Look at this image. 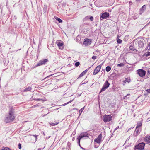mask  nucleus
Wrapping results in <instances>:
<instances>
[{"instance_id": "nucleus-30", "label": "nucleus", "mask_w": 150, "mask_h": 150, "mask_svg": "<svg viewBox=\"0 0 150 150\" xmlns=\"http://www.w3.org/2000/svg\"><path fill=\"white\" fill-rule=\"evenodd\" d=\"M84 109V108L83 107L79 110V113H80L79 115H80L81 114L82 112V111Z\"/></svg>"}, {"instance_id": "nucleus-35", "label": "nucleus", "mask_w": 150, "mask_h": 150, "mask_svg": "<svg viewBox=\"0 0 150 150\" xmlns=\"http://www.w3.org/2000/svg\"><path fill=\"white\" fill-rule=\"evenodd\" d=\"M130 96V94H127L126 96H124V99H125V98H127V97L128 96Z\"/></svg>"}, {"instance_id": "nucleus-11", "label": "nucleus", "mask_w": 150, "mask_h": 150, "mask_svg": "<svg viewBox=\"0 0 150 150\" xmlns=\"http://www.w3.org/2000/svg\"><path fill=\"white\" fill-rule=\"evenodd\" d=\"M85 137H88V134L86 132H83L81 133L78 137L81 139Z\"/></svg>"}, {"instance_id": "nucleus-29", "label": "nucleus", "mask_w": 150, "mask_h": 150, "mask_svg": "<svg viewBox=\"0 0 150 150\" xmlns=\"http://www.w3.org/2000/svg\"><path fill=\"white\" fill-rule=\"evenodd\" d=\"M117 42L118 43H121L122 42V41L121 40L118 39H117Z\"/></svg>"}, {"instance_id": "nucleus-25", "label": "nucleus", "mask_w": 150, "mask_h": 150, "mask_svg": "<svg viewBox=\"0 0 150 150\" xmlns=\"http://www.w3.org/2000/svg\"><path fill=\"white\" fill-rule=\"evenodd\" d=\"M56 19L59 23H62V21L59 18L57 17Z\"/></svg>"}, {"instance_id": "nucleus-4", "label": "nucleus", "mask_w": 150, "mask_h": 150, "mask_svg": "<svg viewBox=\"0 0 150 150\" xmlns=\"http://www.w3.org/2000/svg\"><path fill=\"white\" fill-rule=\"evenodd\" d=\"M110 85V84L108 83V81L106 80L104 83L100 93L104 91L109 87Z\"/></svg>"}, {"instance_id": "nucleus-2", "label": "nucleus", "mask_w": 150, "mask_h": 150, "mask_svg": "<svg viewBox=\"0 0 150 150\" xmlns=\"http://www.w3.org/2000/svg\"><path fill=\"white\" fill-rule=\"evenodd\" d=\"M145 144L143 142L139 143L135 146L134 150H142L144 149Z\"/></svg>"}, {"instance_id": "nucleus-37", "label": "nucleus", "mask_w": 150, "mask_h": 150, "mask_svg": "<svg viewBox=\"0 0 150 150\" xmlns=\"http://www.w3.org/2000/svg\"><path fill=\"white\" fill-rule=\"evenodd\" d=\"M96 57H97L96 56H94L92 57V58L93 59H96Z\"/></svg>"}, {"instance_id": "nucleus-6", "label": "nucleus", "mask_w": 150, "mask_h": 150, "mask_svg": "<svg viewBox=\"0 0 150 150\" xmlns=\"http://www.w3.org/2000/svg\"><path fill=\"white\" fill-rule=\"evenodd\" d=\"M103 120L105 122H107L112 120V117L110 115L104 116Z\"/></svg>"}, {"instance_id": "nucleus-38", "label": "nucleus", "mask_w": 150, "mask_h": 150, "mask_svg": "<svg viewBox=\"0 0 150 150\" xmlns=\"http://www.w3.org/2000/svg\"><path fill=\"white\" fill-rule=\"evenodd\" d=\"M18 148L20 149H21V145L20 143H19L18 144Z\"/></svg>"}, {"instance_id": "nucleus-5", "label": "nucleus", "mask_w": 150, "mask_h": 150, "mask_svg": "<svg viewBox=\"0 0 150 150\" xmlns=\"http://www.w3.org/2000/svg\"><path fill=\"white\" fill-rule=\"evenodd\" d=\"M48 60L47 59H45L43 60H40L38 63L35 66V67L41 66L42 65H44L46 64L47 62H48Z\"/></svg>"}, {"instance_id": "nucleus-12", "label": "nucleus", "mask_w": 150, "mask_h": 150, "mask_svg": "<svg viewBox=\"0 0 150 150\" xmlns=\"http://www.w3.org/2000/svg\"><path fill=\"white\" fill-rule=\"evenodd\" d=\"M91 39H86L83 42V44L85 45H90L91 42Z\"/></svg>"}, {"instance_id": "nucleus-16", "label": "nucleus", "mask_w": 150, "mask_h": 150, "mask_svg": "<svg viewBox=\"0 0 150 150\" xmlns=\"http://www.w3.org/2000/svg\"><path fill=\"white\" fill-rule=\"evenodd\" d=\"M144 139L145 142L150 143V136L149 137H145Z\"/></svg>"}, {"instance_id": "nucleus-20", "label": "nucleus", "mask_w": 150, "mask_h": 150, "mask_svg": "<svg viewBox=\"0 0 150 150\" xmlns=\"http://www.w3.org/2000/svg\"><path fill=\"white\" fill-rule=\"evenodd\" d=\"M111 69V67L109 66H107L106 68V71L107 72L109 71Z\"/></svg>"}, {"instance_id": "nucleus-34", "label": "nucleus", "mask_w": 150, "mask_h": 150, "mask_svg": "<svg viewBox=\"0 0 150 150\" xmlns=\"http://www.w3.org/2000/svg\"><path fill=\"white\" fill-rule=\"evenodd\" d=\"M147 48L148 49V50H150V42L148 43Z\"/></svg>"}, {"instance_id": "nucleus-19", "label": "nucleus", "mask_w": 150, "mask_h": 150, "mask_svg": "<svg viewBox=\"0 0 150 150\" xmlns=\"http://www.w3.org/2000/svg\"><path fill=\"white\" fill-rule=\"evenodd\" d=\"M31 90V88L30 87H28L25 88L24 90V91H30Z\"/></svg>"}, {"instance_id": "nucleus-13", "label": "nucleus", "mask_w": 150, "mask_h": 150, "mask_svg": "<svg viewBox=\"0 0 150 150\" xmlns=\"http://www.w3.org/2000/svg\"><path fill=\"white\" fill-rule=\"evenodd\" d=\"M102 137V135L100 134L98 137L94 140L95 142L96 143H100Z\"/></svg>"}, {"instance_id": "nucleus-41", "label": "nucleus", "mask_w": 150, "mask_h": 150, "mask_svg": "<svg viewBox=\"0 0 150 150\" xmlns=\"http://www.w3.org/2000/svg\"><path fill=\"white\" fill-rule=\"evenodd\" d=\"M40 100V99H37L36 100Z\"/></svg>"}, {"instance_id": "nucleus-27", "label": "nucleus", "mask_w": 150, "mask_h": 150, "mask_svg": "<svg viewBox=\"0 0 150 150\" xmlns=\"http://www.w3.org/2000/svg\"><path fill=\"white\" fill-rule=\"evenodd\" d=\"M129 49L130 50H134V49L133 46L132 45H130L129 46Z\"/></svg>"}, {"instance_id": "nucleus-32", "label": "nucleus", "mask_w": 150, "mask_h": 150, "mask_svg": "<svg viewBox=\"0 0 150 150\" xmlns=\"http://www.w3.org/2000/svg\"><path fill=\"white\" fill-rule=\"evenodd\" d=\"M79 64L80 63L79 62H76L75 64V65L76 67H78L79 65Z\"/></svg>"}, {"instance_id": "nucleus-21", "label": "nucleus", "mask_w": 150, "mask_h": 150, "mask_svg": "<svg viewBox=\"0 0 150 150\" xmlns=\"http://www.w3.org/2000/svg\"><path fill=\"white\" fill-rule=\"evenodd\" d=\"M142 125V123L141 122H139L137 124L136 126V128H140L139 127Z\"/></svg>"}, {"instance_id": "nucleus-31", "label": "nucleus", "mask_w": 150, "mask_h": 150, "mask_svg": "<svg viewBox=\"0 0 150 150\" xmlns=\"http://www.w3.org/2000/svg\"><path fill=\"white\" fill-rule=\"evenodd\" d=\"M73 100H70V101H69V102H67V103H64V104H63L62 105L65 106V105H66L67 104H69V103H71V102L73 101Z\"/></svg>"}, {"instance_id": "nucleus-26", "label": "nucleus", "mask_w": 150, "mask_h": 150, "mask_svg": "<svg viewBox=\"0 0 150 150\" xmlns=\"http://www.w3.org/2000/svg\"><path fill=\"white\" fill-rule=\"evenodd\" d=\"M118 67H122L124 66V64L122 63L118 64L117 65Z\"/></svg>"}, {"instance_id": "nucleus-36", "label": "nucleus", "mask_w": 150, "mask_h": 150, "mask_svg": "<svg viewBox=\"0 0 150 150\" xmlns=\"http://www.w3.org/2000/svg\"><path fill=\"white\" fill-rule=\"evenodd\" d=\"M32 135L35 138V141H36L37 137L38 136L37 135Z\"/></svg>"}, {"instance_id": "nucleus-10", "label": "nucleus", "mask_w": 150, "mask_h": 150, "mask_svg": "<svg viewBox=\"0 0 150 150\" xmlns=\"http://www.w3.org/2000/svg\"><path fill=\"white\" fill-rule=\"evenodd\" d=\"M101 68V66L100 65L97 66L95 69L94 70V72L93 73V75H95L98 73Z\"/></svg>"}, {"instance_id": "nucleus-9", "label": "nucleus", "mask_w": 150, "mask_h": 150, "mask_svg": "<svg viewBox=\"0 0 150 150\" xmlns=\"http://www.w3.org/2000/svg\"><path fill=\"white\" fill-rule=\"evenodd\" d=\"M137 73L141 77H143L144 76L146 72L143 69H139L137 70Z\"/></svg>"}, {"instance_id": "nucleus-3", "label": "nucleus", "mask_w": 150, "mask_h": 150, "mask_svg": "<svg viewBox=\"0 0 150 150\" xmlns=\"http://www.w3.org/2000/svg\"><path fill=\"white\" fill-rule=\"evenodd\" d=\"M137 44L140 48H143L144 46V40L142 39H138L136 40Z\"/></svg>"}, {"instance_id": "nucleus-22", "label": "nucleus", "mask_w": 150, "mask_h": 150, "mask_svg": "<svg viewBox=\"0 0 150 150\" xmlns=\"http://www.w3.org/2000/svg\"><path fill=\"white\" fill-rule=\"evenodd\" d=\"M146 9V6L145 5H144L140 9V11H144V10H145Z\"/></svg>"}, {"instance_id": "nucleus-44", "label": "nucleus", "mask_w": 150, "mask_h": 150, "mask_svg": "<svg viewBox=\"0 0 150 150\" xmlns=\"http://www.w3.org/2000/svg\"><path fill=\"white\" fill-rule=\"evenodd\" d=\"M81 147L82 149H84V150H85V149L83 148H82V147Z\"/></svg>"}, {"instance_id": "nucleus-45", "label": "nucleus", "mask_w": 150, "mask_h": 150, "mask_svg": "<svg viewBox=\"0 0 150 150\" xmlns=\"http://www.w3.org/2000/svg\"><path fill=\"white\" fill-rule=\"evenodd\" d=\"M137 1H140V0H137Z\"/></svg>"}, {"instance_id": "nucleus-33", "label": "nucleus", "mask_w": 150, "mask_h": 150, "mask_svg": "<svg viewBox=\"0 0 150 150\" xmlns=\"http://www.w3.org/2000/svg\"><path fill=\"white\" fill-rule=\"evenodd\" d=\"M1 150H10V149L8 147H5L4 148V149H2Z\"/></svg>"}, {"instance_id": "nucleus-15", "label": "nucleus", "mask_w": 150, "mask_h": 150, "mask_svg": "<svg viewBox=\"0 0 150 150\" xmlns=\"http://www.w3.org/2000/svg\"><path fill=\"white\" fill-rule=\"evenodd\" d=\"M91 67H89L87 69L84 71L82 73H81L79 76V77H81L83 76L84 74L86 73L87 71L88 70V69Z\"/></svg>"}, {"instance_id": "nucleus-40", "label": "nucleus", "mask_w": 150, "mask_h": 150, "mask_svg": "<svg viewBox=\"0 0 150 150\" xmlns=\"http://www.w3.org/2000/svg\"><path fill=\"white\" fill-rule=\"evenodd\" d=\"M119 127L118 126V127H117L115 129V130H117V129H118L119 128Z\"/></svg>"}, {"instance_id": "nucleus-23", "label": "nucleus", "mask_w": 150, "mask_h": 150, "mask_svg": "<svg viewBox=\"0 0 150 150\" xmlns=\"http://www.w3.org/2000/svg\"><path fill=\"white\" fill-rule=\"evenodd\" d=\"M77 139L78 140L77 143H78L79 146H80V147H81V146L80 144V141L81 139L78 137L77 138Z\"/></svg>"}, {"instance_id": "nucleus-1", "label": "nucleus", "mask_w": 150, "mask_h": 150, "mask_svg": "<svg viewBox=\"0 0 150 150\" xmlns=\"http://www.w3.org/2000/svg\"><path fill=\"white\" fill-rule=\"evenodd\" d=\"M14 110L11 108L9 111L8 113L6 115L5 122L6 123L13 121L15 119V116L14 114Z\"/></svg>"}, {"instance_id": "nucleus-24", "label": "nucleus", "mask_w": 150, "mask_h": 150, "mask_svg": "<svg viewBox=\"0 0 150 150\" xmlns=\"http://www.w3.org/2000/svg\"><path fill=\"white\" fill-rule=\"evenodd\" d=\"M144 56L147 57L148 56H150V52H147L145 53V54H144Z\"/></svg>"}, {"instance_id": "nucleus-28", "label": "nucleus", "mask_w": 150, "mask_h": 150, "mask_svg": "<svg viewBox=\"0 0 150 150\" xmlns=\"http://www.w3.org/2000/svg\"><path fill=\"white\" fill-rule=\"evenodd\" d=\"M58 123H57V122H56L55 123H50V125H51L52 126H54V125H57L58 124Z\"/></svg>"}, {"instance_id": "nucleus-7", "label": "nucleus", "mask_w": 150, "mask_h": 150, "mask_svg": "<svg viewBox=\"0 0 150 150\" xmlns=\"http://www.w3.org/2000/svg\"><path fill=\"white\" fill-rule=\"evenodd\" d=\"M109 13L107 12H104L102 13L101 16H100V19L102 20L104 19H106L109 16Z\"/></svg>"}, {"instance_id": "nucleus-43", "label": "nucleus", "mask_w": 150, "mask_h": 150, "mask_svg": "<svg viewBox=\"0 0 150 150\" xmlns=\"http://www.w3.org/2000/svg\"><path fill=\"white\" fill-rule=\"evenodd\" d=\"M52 75H49V76H47L46 78H47V77H50V76H52Z\"/></svg>"}, {"instance_id": "nucleus-8", "label": "nucleus", "mask_w": 150, "mask_h": 150, "mask_svg": "<svg viewBox=\"0 0 150 150\" xmlns=\"http://www.w3.org/2000/svg\"><path fill=\"white\" fill-rule=\"evenodd\" d=\"M56 43L59 49L62 50L64 48L63 46L64 43L62 42L60 40H58L57 41Z\"/></svg>"}, {"instance_id": "nucleus-17", "label": "nucleus", "mask_w": 150, "mask_h": 150, "mask_svg": "<svg viewBox=\"0 0 150 150\" xmlns=\"http://www.w3.org/2000/svg\"><path fill=\"white\" fill-rule=\"evenodd\" d=\"M141 131V129L140 128H136L135 130V132L136 133V136H137L140 133Z\"/></svg>"}, {"instance_id": "nucleus-42", "label": "nucleus", "mask_w": 150, "mask_h": 150, "mask_svg": "<svg viewBox=\"0 0 150 150\" xmlns=\"http://www.w3.org/2000/svg\"><path fill=\"white\" fill-rule=\"evenodd\" d=\"M38 150H42V149L39 148L38 149Z\"/></svg>"}, {"instance_id": "nucleus-39", "label": "nucleus", "mask_w": 150, "mask_h": 150, "mask_svg": "<svg viewBox=\"0 0 150 150\" xmlns=\"http://www.w3.org/2000/svg\"><path fill=\"white\" fill-rule=\"evenodd\" d=\"M146 91L149 93H150V88L146 90Z\"/></svg>"}, {"instance_id": "nucleus-18", "label": "nucleus", "mask_w": 150, "mask_h": 150, "mask_svg": "<svg viewBox=\"0 0 150 150\" xmlns=\"http://www.w3.org/2000/svg\"><path fill=\"white\" fill-rule=\"evenodd\" d=\"M86 19L89 18L91 21H92L93 20V16H87L85 18Z\"/></svg>"}, {"instance_id": "nucleus-14", "label": "nucleus", "mask_w": 150, "mask_h": 150, "mask_svg": "<svg viewBox=\"0 0 150 150\" xmlns=\"http://www.w3.org/2000/svg\"><path fill=\"white\" fill-rule=\"evenodd\" d=\"M131 81V80L130 78H125V80L123 81L122 84L123 85H125L126 82L129 83Z\"/></svg>"}]
</instances>
